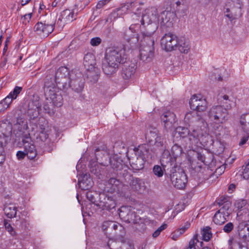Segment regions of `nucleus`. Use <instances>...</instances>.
Returning <instances> with one entry per match:
<instances>
[{
  "label": "nucleus",
  "instance_id": "1",
  "mask_svg": "<svg viewBox=\"0 0 249 249\" xmlns=\"http://www.w3.org/2000/svg\"><path fill=\"white\" fill-rule=\"evenodd\" d=\"M136 25H131L124 33V39L130 45L128 49H134L140 46V57L144 61H149L153 56L154 53V44L156 37L154 36L156 28L149 29L142 33V36L139 42L140 36L134 30Z\"/></svg>",
  "mask_w": 249,
  "mask_h": 249
},
{
  "label": "nucleus",
  "instance_id": "2",
  "mask_svg": "<svg viewBox=\"0 0 249 249\" xmlns=\"http://www.w3.org/2000/svg\"><path fill=\"white\" fill-rule=\"evenodd\" d=\"M176 134L180 137L181 143L190 149L209 146L213 142L206 124L195 127L191 130L186 127L178 126L176 128Z\"/></svg>",
  "mask_w": 249,
  "mask_h": 249
},
{
  "label": "nucleus",
  "instance_id": "3",
  "mask_svg": "<svg viewBox=\"0 0 249 249\" xmlns=\"http://www.w3.org/2000/svg\"><path fill=\"white\" fill-rule=\"evenodd\" d=\"M129 44H122L115 47L109 48L106 50L105 59L103 61L102 69L107 75L116 73L119 64H124L128 59Z\"/></svg>",
  "mask_w": 249,
  "mask_h": 249
},
{
  "label": "nucleus",
  "instance_id": "4",
  "mask_svg": "<svg viewBox=\"0 0 249 249\" xmlns=\"http://www.w3.org/2000/svg\"><path fill=\"white\" fill-rule=\"evenodd\" d=\"M69 72L68 69L64 67L59 68L56 72L55 78L47 76L44 82V91L47 100H49L58 92L55 87L56 84H62L64 86L67 83Z\"/></svg>",
  "mask_w": 249,
  "mask_h": 249
},
{
  "label": "nucleus",
  "instance_id": "5",
  "mask_svg": "<svg viewBox=\"0 0 249 249\" xmlns=\"http://www.w3.org/2000/svg\"><path fill=\"white\" fill-rule=\"evenodd\" d=\"M243 3L241 0H229L224 8V16L232 21L241 16Z\"/></svg>",
  "mask_w": 249,
  "mask_h": 249
},
{
  "label": "nucleus",
  "instance_id": "6",
  "mask_svg": "<svg viewBox=\"0 0 249 249\" xmlns=\"http://www.w3.org/2000/svg\"><path fill=\"white\" fill-rule=\"evenodd\" d=\"M105 190L111 194L116 193L122 196H128L129 195L128 187L124 185L116 178H109L105 184Z\"/></svg>",
  "mask_w": 249,
  "mask_h": 249
},
{
  "label": "nucleus",
  "instance_id": "7",
  "mask_svg": "<svg viewBox=\"0 0 249 249\" xmlns=\"http://www.w3.org/2000/svg\"><path fill=\"white\" fill-rule=\"evenodd\" d=\"M167 177L169 176L172 184L177 189H183L187 181L186 175L181 169L178 168L170 173H166Z\"/></svg>",
  "mask_w": 249,
  "mask_h": 249
},
{
  "label": "nucleus",
  "instance_id": "8",
  "mask_svg": "<svg viewBox=\"0 0 249 249\" xmlns=\"http://www.w3.org/2000/svg\"><path fill=\"white\" fill-rule=\"evenodd\" d=\"M227 110L221 106H213L210 109L208 116L215 123L223 124L228 119Z\"/></svg>",
  "mask_w": 249,
  "mask_h": 249
},
{
  "label": "nucleus",
  "instance_id": "9",
  "mask_svg": "<svg viewBox=\"0 0 249 249\" xmlns=\"http://www.w3.org/2000/svg\"><path fill=\"white\" fill-rule=\"evenodd\" d=\"M158 11L155 7L147 8L144 11L141 19L142 24H147V26L145 29H152L154 27L156 28V25L153 24V23L158 21Z\"/></svg>",
  "mask_w": 249,
  "mask_h": 249
},
{
  "label": "nucleus",
  "instance_id": "10",
  "mask_svg": "<svg viewBox=\"0 0 249 249\" xmlns=\"http://www.w3.org/2000/svg\"><path fill=\"white\" fill-rule=\"evenodd\" d=\"M14 127L13 133L16 138L18 140H20L21 138H25L29 140L30 134L28 130L27 122L25 119L18 117Z\"/></svg>",
  "mask_w": 249,
  "mask_h": 249
},
{
  "label": "nucleus",
  "instance_id": "11",
  "mask_svg": "<svg viewBox=\"0 0 249 249\" xmlns=\"http://www.w3.org/2000/svg\"><path fill=\"white\" fill-rule=\"evenodd\" d=\"M176 160L171 155L168 150L163 151L160 159V163L165 174L170 173L178 168L176 165Z\"/></svg>",
  "mask_w": 249,
  "mask_h": 249
},
{
  "label": "nucleus",
  "instance_id": "12",
  "mask_svg": "<svg viewBox=\"0 0 249 249\" xmlns=\"http://www.w3.org/2000/svg\"><path fill=\"white\" fill-rule=\"evenodd\" d=\"M120 218L126 223H137L138 216L131 206H123L118 210Z\"/></svg>",
  "mask_w": 249,
  "mask_h": 249
},
{
  "label": "nucleus",
  "instance_id": "13",
  "mask_svg": "<svg viewBox=\"0 0 249 249\" xmlns=\"http://www.w3.org/2000/svg\"><path fill=\"white\" fill-rule=\"evenodd\" d=\"M190 108L196 112H203L208 107V103L201 94H194L189 101Z\"/></svg>",
  "mask_w": 249,
  "mask_h": 249
},
{
  "label": "nucleus",
  "instance_id": "14",
  "mask_svg": "<svg viewBox=\"0 0 249 249\" xmlns=\"http://www.w3.org/2000/svg\"><path fill=\"white\" fill-rule=\"evenodd\" d=\"M41 104L40 98L38 95H34L33 99L28 104L27 114L30 119L35 120L39 115L41 110Z\"/></svg>",
  "mask_w": 249,
  "mask_h": 249
},
{
  "label": "nucleus",
  "instance_id": "15",
  "mask_svg": "<svg viewBox=\"0 0 249 249\" xmlns=\"http://www.w3.org/2000/svg\"><path fill=\"white\" fill-rule=\"evenodd\" d=\"M161 47L166 51H171L176 49L178 45L177 36L172 33L165 34L160 40Z\"/></svg>",
  "mask_w": 249,
  "mask_h": 249
},
{
  "label": "nucleus",
  "instance_id": "16",
  "mask_svg": "<svg viewBox=\"0 0 249 249\" xmlns=\"http://www.w3.org/2000/svg\"><path fill=\"white\" fill-rule=\"evenodd\" d=\"M54 23H49L45 21L44 23L38 22L34 26V29L38 35L43 37H46L53 30Z\"/></svg>",
  "mask_w": 249,
  "mask_h": 249
},
{
  "label": "nucleus",
  "instance_id": "17",
  "mask_svg": "<svg viewBox=\"0 0 249 249\" xmlns=\"http://www.w3.org/2000/svg\"><path fill=\"white\" fill-rule=\"evenodd\" d=\"M7 129V131L0 130V164L5 161L4 147L6 145L8 138L12 132V128L10 126H8Z\"/></svg>",
  "mask_w": 249,
  "mask_h": 249
},
{
  "label": "nucleus",
  "instance_id": "18",
  "mask_svg": "<svg viewBox=\"0 0 249 249\" xmlns=\"http://www.w3.org/2000/svg\"><path fill=\"white\" fill-rule=\"evenodd\" d=\"M184 122L189 125H193L196 123V127L202 125L203 124H206L201 118L197 112L194 110L186 113L184 117Z\"/></svg>",
  "mask_w": 249,
  "mask_h": 249
},
{
  "label": "nucleus",
  "instance_id": "19",
  "mask_svg": "<svg viewBox=\"0 0 249 249\" xmlns=\"http://www.w3.org/2000/svg\"><path fill=\"white\" fill-rule=\"evenodd\" d=\"M161 120L167 130L171 129L177 121L175 114L170 111L164 112L161 116Z\"/></svg>",
  "mask_w": 249,
  "mask_h": 249
},
{
  "label": "nucleus",
  "instance_id": "20",
  "mask_svg": "<svg viewBox=\"0 0 249 249\" xmlns=\"http://www.w3.org/2000/svg\"><path fill=\"white\" fill-rule=\"evenodd\" d=\"M175 18V14L173 12L165 10L160 13L158 21H160L162 26L170 27L172 26Z\"/></svg>",
  "mask_w": 249,
  "mask_h": 249
},
{
  "label": "nucleus",
  "instance_id": "21",
  "mask_svg": "<svg viewBox=\"0 0 249 249\" xmlns=\"http://www.w3.org/2000/svg\"><path fill=\"white\" fill-rule=\"evenodd\" d=\"M237 231L239 239L244 243L249 242V223L242 222L237 227Z\"/></svg>",
  "mask_w": 249,
  "mask_h": 249
},
{
  "label": "nucleus",
  "instance_id": "22",
  "mask_svg": "<svg viewBox=\"0 0 249 249\" xmlns=\"http://www.w3.org/2000/svg\"><path fill=\"white\" fill-rule=\"evenodd\" d=\"M24 145L25 152L26 153V156L28 159L33 160L37 155L36 150L35 146L30 142L31 137L29 135V139L27 140L25 138H21Z\"/></svg>",
  "mask_w": 249,
  "mask_h": 249
},
{
  "label": "nucleus",
  "instance_id": "23",
  "mask_svg": "<svg viewBox=\"0 0 249 249\" xmlns=\"http://www.w3.org/2000/svg\"><path fill=\"white\" fill-rule=\"evenodd\" d=\"M100 203L98 206L103 210L111 211L116 207V203L111 197L105 196L104 194L100 195Z\"/></svg>",
  "mask_w": 249,
  "mask_h": 249
},
{
  "label": "nucleus",
  "instance_id": "24",
  "mask_svg": "<svg viewBox=\"0 0 249 249\" xmlns=\"http://www.w3.org/2000/svg\"><path fill=\"white\" fill-rule=\"evenodd\" d=\"M123 66L122 76L124 79L127 80L131 78L135 72L136 65L134 63L126 62Z\"/></svg>",
  "mask_w": 249,
  "mask_h": 249
},
{
  "label": "nucleus",
  "instance_id": "25",
  "mask_svg": "<svg viewBox=\"0 0 249 249\" xmlns=\"http://www.w3.org/2000/svg\"><path fill=\"white\" fill-rule=\"evenodd\" d=\"M130 186L131 190L139 194H142L146 190V186L142 179L133 178L130 182Z\"/></svg>",
  "mask_w": 249,
  "mask_h": 249
},
{
  "label": "nucleus",
  "instance_id": "26",
  "mask_svg": "<svg viewBox=\"0 0 249 249\" xmlns=\"http://www.w3.org/2000/svg\"><path fill=\"white\" fill-rule=\"evenodd\" d=\"M76 19V15L72 10L66 9L64 10L61 14L60 17L58 20H60L64 23H68L72 22Z\"/></svg>",
  "mask_w": 249,
  "mask_h": 249
},
{
  "label": "nucleus",
  "instance_id": "27",
  "mask_svg": "<svg viewBox=\"0 0 249 249\" xmlns=\"http://www.w3.org/2000/svg\"><path fill=\"white\" fill-rule=\"evenodd\" d=\"M109 163L110 166L117 171L123 169L124 166L122 160L117 154H114L110 157Z\"/></svg>",
  "mask_w": 249,
  "mask_h": 249
},
{
  "label": "nucleus",
  "instance_id": "28",
  "mask_svg": "<svg viewBox=\"0 0 249 249\" xmlns=\"http://www.w3.org/2000/svg\"><path fill=\"white\" fill-rule=\"evenodd\" d=\"M84 82L82 78H77L75 79H71L69 82L70 87L74 91L81 92L84 88Z\"/></svg>",
  "mask_w": 249,
  "mask_h": 249
},
{
  "label": "nucleus",
  "instance_id": "29",
  "mask_svg": "<svg viewBox=\"0 0 249 249\" xmlns=\"http://www.w3.org/2000/svg\"><path fill=\"white\" fill-rule=\"evenodd\" d=\"M107 246L109 249H134L133 245L129 242L118 243L112 241L110 244L108 243Z\"/></svg>",
  "mask_w": 249,
  "mask_h": 249
},
{
  "label": "nucleus",
  "instance_id": "30",
  "mask_svg": "<svg viewBox=\"0 0 249 249\" xmlns=\"http://www.w3.org/2000/svg\"><path fill=\"white\" fill-rule=\"evenodd\" d=\"M78 184L81 189L87 190L92 186L93 181L90 178L85 175L82 177V179H79Z\"/></svg>",
  "mask_w": 249,
  "mask_h": 249
},
{
  "label": "nucleus",
  "instance_id": "31",
  "mask_svg": "<svg viewBox=\"0 0 249 249\" xmlns=\"http://www.w3.org/2000/svg\"><path fill=\"white\" fill-rule=\"evenodd\" d=\"M134 151L136 154L143 158H148L149 154V146L147 144L139 145L138 147L135 148Z\"/></svg>",
  "mask_w": 249,
  "mask_h": 249
},
{
  "label": "nucleus",
  "instance_id": "32",
  "mask_svg": "<svg viewBox=\"0 0 249 249\" xmlns=\"http://www.w3.org/2000/svg\"><path fill=\"white\" fill-rule=\"evenodd\" d=\"M178 45L176 49L178 48L180 52L187 53L190 49L188 41L184 38H177Z\"/></svg>",
  "mask_w": 249,
  "mask_h": 249
},
{
  "label": "nucleus",
  "instance_id": "33",
  "mask_svg": "<svg viewBox=\"0 0 249 249\" xmlns=\"http://www.w3.org/2000/svg\"><path fill=\"white\" fill-rule=\"evenodd\" d=\"M35 135L36 136V141L38 143L45 142L49 137V135L45 130V128L43 125L40 126L39 130L36 132Z\"/></svg>",
  "mask_w": 249,
  "mask_h": 249
},
{
  "label": "nucleus",
  "instance_id": "34",
  "mask_svg": "<svg viewBox=\"0 0 249 249\" xmlns=\"http://www.w3.org/2000/svg\"><path fill=\"white\" fill-rule=\"evenodd\" d=\"M228 217V213H223L217 211L213 216V221L217 225H222L225 222Z\"/></svg>",
  "mask_w": 249,
  "mask_h": 249
},
{
  "label": "nucleus",
  "instance_id": "35",
  "mask_svg": "<svg viewBox=\"0 0 249 249\" xmlns=\"http://www.w3.org/2000/svg\"><path fill=\"white\" fill-rule=\"evenodd\" d=\"M84 65L87 69L92 68L95 64V56L90 53H88L85 54L84 57Z\"/></svg>",
  "mask_w": 249,
  "mask_h": 249
},
{
  "label": "nucleus",
  "instance_id": "36",
  "mask_svg": "<svg viewBox=\"0 0 249 249\" xmlns=\"http://www.w3.org/2000/svg\"><path fill=\"white\" fill-rule=\"evenodd\" d=\"M3 211L5 215L8 218H12L16 216L17 212V207L13 204H8L4 206Z\"/></svg>",
  "mask_w": 249,
  "mask_h": 249
},
{
  "label": "nucleus",
  "instance_id": "37",
  "mask_svg": "<svg viewBox=\"0 0 249 249\" xmlns=\"http://www.w3.org/2000/svg\"><path fill=\"white\" fill-rule=\"evenodd\" d=\"M213 130L216 136L219 138L224 136L228 132L227 128L223 124L214 125L213 127Z\"/></svg>",
  "mask_w": 249,
  "mask_h": 249
},
{
  "label": "nucleus",
  "instance_id": "38",
  "mask_svg": "<svg viewBox=\"0 0 249 249\" xmlns=\"http://www.w3.org/2000/svg\"><path fill=\"white\" fill-rule=\"evenodd\" d=\"M144 159L142 157L138 156L134 161H132L131 166L132 168L136 170H140L144 167Z\"/></svg>",
  "mask_w": 249,
  "mask_h": 249
},
{
  "label": "nucleus",
  "instance_id": "39",
  "mask_svg": "<svg viewBox=\"0 0 249 249\" xmlns=\"http://www.w3.org/2000/svg\"><path fill=\"white\" fill-rule=\"evenodd\" d=\"M100 195H99L96 192H92L91 191L88 192L87 193L86 196L87 199L90 201L92 203L94 204L95 205H98L99 203H98V201L97 200V198L100 196Z\"/></svg>",
  "mask_w": 249,
  "mask_h": 249
},
{
  "label": "nucleus",
  "instance_id": "40",
  "mask_svg": "<svg viewBox=\"0 0 249 249\" xmlns=\"http://www.w3.org/2000/svg\"><path fill=\"white\" fill-rule=\"evenodd\" d=\"M197 237V234H195L193 238L189 242V246L184 249H196V248H198V244L201 246L202 242L198 241Z\"/></svg>",
  "mask_w": 249,
  "mask_h": 249
},
{
  "label": "nucleus",
  "instance_id": "41",
  "mask_svg": "<svg viewBox=\"0 0 249 249\" xmlns=\"http://www.w3.org/2000/svg\"><path fill=\"white\" fill-rule=\"evenodd\" d=\"M49 100L51 101L53 104L56 107H61L62 105L63 98L61 94L58 92Z\"/></svg>",
  "mask_w": 249,
  "mask_h": 249
},
{
  "label": "nucleus",
  "instance_id": "42",
  "mask_svg": "<svg viewBox=\"0 0 249 249\" xmlns=\"http://www.w3.org/2000/svg\"><path fill=\"white\" fill-rule=\"evenodd\" d=\"M182 152V149L181 147L178 144H175L171 148L172 155L176 160L181 155Z\"/></svg>",
  "mask_w": 249,
  "mask_h": 249
},
{
  "label": "nucleus",
  "instance_id": "43",
  "mask_svg": "<svg viewBox=\"0 0 249 249\" xmlns=\"http://www.w3.org/2000/svg\"><path fill=\"white\" fill-rule=\"evenodd\" d=\"M240 124L243 129H249V114L242 115L240 118Z\"/></svg>",
  "mask_w": 249,
  "mask_h": 249
},
{
  "label": "nucleus",
  "instance_id": "44",
  "mask_svg": "<svg viewBox=\"0 0 249 249\" xmlns=\"http://www.w3.org/2000/svg\"><path fill=\"white\" fill-rule=\"evenodd\" d=\"M211 230V228L209 227H206L203 229L202 235L204 240L208 241L212 237V233Z\"/></svg>",
  "mask_w": 249,
  "mask_h": 249
},
{
  "label": "nucleus",
  "instance_id": "45",
  "mask_svg": "<svg viewBox=\"0 0 249 249\" xmlns=\"http://www.w3.org/2000/svg\"><path fill=\"white\" fill-rule=\"evenodd\" d=\"M231 201L227 202H226V204H225L224 205L220 206L221 208L218 211L223 213H228L229 216L230 213H231Z\"/></svg>",
  "mask_w": 249,
  "mask_h": 249
},
{
  "label": "nucleus",
  "instance_id": "46",
  "mask_svg": "<svg viewBox=\"0 0 249 249\" xmlns=\"http://www.w3.org/2000/svg\"><path fill=\"white\" fill-rule=\"evenodd\" d=\"M22 90V87L16 86L14 89L9 93V97L12 98V99H16L18 97V95L20 94V93L21 92Z\"/></svg>",
  "mask_w": 249,
  "mask_h": 249
},
{
  "label": "nucleus",
  "instance_id": "47",
  "mask_svg": "<svg viewBox=\"0 0 249 249\" xmlns=\"http://www.w3.org/2000/svg\"><path fill=\"white\" fill-rule=\"evenodd\" d=\"M138 5L139 4L137 1L128 2L124 4L123 8L124 10L128 9V10L134 12L135 7Z\"/></svg>",
  "mask_w": 249,
  "mask_h": 249
},
{
  "label": "nucleus",
  "instance_id": "48",
  "mask_svg": "<svg viewBox=\"0 0 249 249\" xmlns=\"http://www.w3.org/2000/svg\"><path fill=\"white\" fill-rule=\"evenodd\" d=\"M124 7V4H122L121 6L116 9V11H114V12H112L110 16H115L116 15H118V17H120L122 16L123 14L126 13L127 11H128V9L124 10V9L123 8Z\"/></svg>",
  "mask_w": 249,
  "mask_h": 249
},
{
  "label": "nucleus",
  "instance_id": "49",
  "mask_svg": "<svg viewBox=\"0 0 249 249\" xmlns=\"http://www.w3.org/2000/svg\"><path fill=\"white\" fill-rule=\"evenodd\" d=\"M163 171L162 168L159 165H155L153 169V172L155 175L159 178L161 177L163 175Z\"/></svg>",
  "mask_w": 249,
  "mask_h": 249
},
{
  "label": "nucleus",
  "instance_id": "50",
  "mask_svg": "<svg viewBox=\"0 0 249 249\" xmlns=\"http://www.w3.org/2000/svg\"><path fill=\"white\" fill-rule=\"evenodd\" d=\"M4 225L5 229L12 236H14L16 235V232L14 231L13 228L11 226V224H9L6 220H4Z\"/></svg>",
  "mask_w": 249,
  "mask_h": 249
},
{
  "label": "nucleus",
  "instance_id": "51",
  "mask_svg": "<svg viewBox=\"0 0 249 249\" xmlns=\"http://www.w3.org/2000/svg\"><path fill=\"white\" fill-rule=\"evenodd\" d=\"M230 202L229 197L222 196L216 200L214 202V204H217L219 205V206H221L222 205L226 204V202Z\"/></svg>",
  "mask_w": 249,
  "mask_h": 249
},
{
  "label": "nucleus",
  "instance_id": "52",
  "mask_svg": "<svg viewBox=\"0 0 249 249\" xmlns=\"http://www.w3.org/2000/svg\"><path fill=\"white\" fill-rule=\"evenodd\" d=\"M106 224H109V226H110V229H113L115 231L117 230L118 229L119 231L124 230V228L121 224L115 222L111 221L110 223H107Z\"/></svg>",
  "mask_w": 249,
  "mask_h": 249
},
{
  "label": "nucleus",
  "instance_id": "53",
  "mask_svg": "<svg viewBox=\"0 0 249 249\" xmlns=\"http://www.w3.org/2000/svg\"><path fill=\"white\" fill-rule=\"evenodd\" d=\"M164 142V138L160 136L157 135L155 138V145L157 147H162Z\"/></svg>",
  "mask_w": 249,
  "mask_h": 249
},
{
  "label": "nucleus",
  "instance_id": "54",
  "mask_svg": "<svg viewBox=\"0 0 249 249\" xmlns=\"http://www.w3.org/2000/svg\"><path fill=\"white\" fill-rule=\"evenodd\" d=\"M234 228V225L232 222H228L226 224H225L223 228V231L227 233H229L231 232Z\"/></svg>",
  "mask_w": 249,
  "mask_h": 249
},
{
  "label": "nucleus",
  "instance_id": "55",
  "mask_svg": "<svg viewBox=\"0 0 249 249\" xmlns=\"http://www.w3.org/2000/svg\"><path fill=\"white\" fill-rule=\"evenodd\" d=\"M182 234L183 233L181 232V231L179 229H178L173 232L171 233L170 236L173 240H177L178 237Z\"/></svg>",
  "mask_w": 249,
  "mask_h": 249
},
{
  "label": "nucleus",
  "instance_id": "56",
  "mask_svg": "<svg viewBox=\"0 0 249 249\" xmlns=\"http://www.w3.org/2000/svg\"><path fill=\"white\" fill-rule=\"evenodd\" d=\"M90 43L92 46H98L101 43V39L99 37L92 38L91 39Z\"/></svg>",
  "mask_w": 249,
  "mask_h": 249
},
{
  "label": "nucleus",
  "instance_id": "57",
  "mask_svg": "<svg viewBox=\"0 0 249 249\" xmlns=\"http://www.w3.org/2000/svg\"><path fill=\"white\" fill-rule=\"evenodd\" d=\"M243 178L245 179H249V165H246L242 173Z\"/></svg>",
  "mask_w": 249,
  "mask_h": 249
},
{
  "label": "nucleus",
  "instance_id": "58",
  "mask_svg": "<svg viewBox=\"0 0 249 249\" xmlns=\"http://www.w3.org/2000/svg\"><path fill=\"white\" fill-rule=\"evenodd\" d=\"M10 105L7 104V102L4 99L0 102V111H3L7 108Z\"/></svg>",
  "mask_w": 249,
  "mask_h": 249
},
{
  "label": "nucleus",
  "instance_id": "59",
  "mask_svg": "<svg viewBox=\"0 0 249 249\" xmlns=\"http://www.w3.org/2000/svg\"><path fill=\"white\" fill-rule=\"evenodd\" d=\"M10 105L7 104V102L4 99L0 102V111H3L7 108Z\"/></svg>",
  "mask_w": 249,
  "mask_h": 249
},
{
  "label": "nucleus",
  "instance_id": "60",
  "mask_svg": "<svg viewBox=\"0 0 249 249\" xmlns=\"http://www.w3.org/2000/svg\"><path fill=\"white\" fill-rule=\"evenodd\" d=\"M10 105L7 104V102L4 99L0 102V111H3L7 108Z\"/></svg>",
  "mask_w": 249,
  "mask_h": 249
},
{
  "label": "nucleus",
  "instance_id": "61",
  "mask_svg": "<svg viewBox=\"0 0 249 249\" xmlns=\"http://www.w3.org/2000/svg\"><path fill=\"white\" fill-rule=\"evenodd\" d=\"M10 105L7 104V102L4 99L0 102V111H3L7 108Z\"/></svg>",
  "mask_w": 249,
  "mask_h": 249
},
{
  "label": "nucleus",
  "instance_id": "62",
  "mask_svg": "<svg viewBox=\"0 0 249 249\" xmlns=\"http://www.w3.org/2000/svg\"><path fill=\"white\" fill-rule=\"evenodd\" d=\"M32 14V13H29L27 14H25L24 16L22 17L21 19L22 20L23 22H25V24L26 22H29L31 18Z\"/></svg>",
  "mask_w": 249,
  "mask_h": 249
},
{
  "label": "nucleus",
  "instance_id": "63",
  "mask_svg": "<svg viewBox=\"0 0 249 249\" xmlns=\"http://www.w3.org/2000/svg\"><path fill=\"white\" fill-rule=\"evenodd\" d=\"M249 138V134L246 133V135L242 136L240 142H239V145H243L246 143Z\"/></svg>",
  "mask_w": 249,
  "mask_h": 249
},
{
  "label": "nucleus",
  "instance_id": "64",
  "mask_svg": "<svg viewBox=\"0 0 249 249\" xmlns=\"http://www.w3.org/2000/svg\"><path fill=\"white\" fill-rule=\"evenodd\" d=\"M25 156H26V153L25 151L24 152L18 151L17 153V157L18 159L19 160L24 159Z\"/></svg>",
  "mask_w": 249,
  "mask_h": 249
}]
</instances>
